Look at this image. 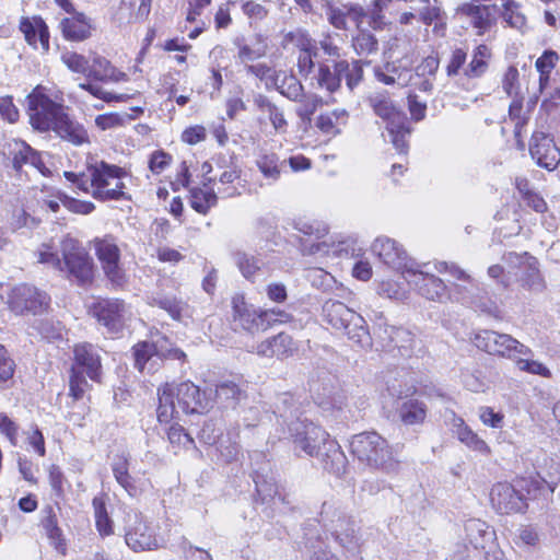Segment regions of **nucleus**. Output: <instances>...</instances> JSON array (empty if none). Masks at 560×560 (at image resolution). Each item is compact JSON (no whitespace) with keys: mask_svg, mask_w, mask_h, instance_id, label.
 Masks as SVG:
<instances>
[{"mask_svg":"<svg viewBox=\"0 0 560 560\" xmlns=\"http://www.w3.org/2000/svg\"><path fill=\"white\" fill-rule=\"evenodd\" d=\"M129 454L121 453L116 455L112 463V470L116 481L128 492L131 497H137L140 493L135 478L129 474Z\"/></svg>","mask_w":560,"mask_h":560,"instance_id":"29","label":"nucleus"},{"mask_svg":"<svg viewBox=\"0 0 560 560\" xmlns=\"http://www.w3.org/2000/svg\"><path fill=\"white\" fill-rule=\"evenodd\" d=\"M258 45L255 48L246 44H242L241 39L235 40L238 47V58L242 62L252 61L266 55L267 46L262 43L260 35H257Z\"/></svg>","mask_w":560,"mask_h":560,"instance_id":"52","label":"nucleus"},{"mask_svg":"<svg viewBox=\"0 0 560 560\" xmlns=\"http://www.w3.org/2000/svg\"><path fill=\"white\" fill-rule=\"evenodd\" d=\"M277 90L281 95L293 102H302L305 96L302 83L293 75L285 77L281 84L277 86Z\"/></svg>","mask_w":560,"mask_h":560,"instance_id":"45","label":"nucleus"},{"mask_svg":"<svg viewBox=\"0 0 560 560\" xmlns=\"http://www.w3.org/2000/svg\"><path fill=\"white\" fill-rule=\"evenodd\" d=\"M325 58L311 77V84L332 94L340 90L342 79L350 91L362 81L363 68L360 60L348 61L340 57V49L331 42L323 40Z\"/></svg>","mask_w":560,"mask_h":560,"instance_id":"3","label":"nucleus"},{"mask_svg":"<svg viewBox=\"0 0 560 560\" xmlns=\"http://www.w3.org/2000/svg\"><path fill=\"white\" fill-rule=\"evenodd\" d=\"M454 432L458 440L466 444L469 448L487 454L489 447L487 443L481 440L476 433H474L464 422L463 419L458 418L454 420Z\"/></svg>","mask_w":560,"mask_h":560,"instance_id":"38","label":"nucleus"},{"mask_svg":"<svg viewBox=\"0 0 560 560\" xmlns=\"http://www.w3.org/2000/svg\"><path fill=\"white\" fill-rule=\"evenodd\" d=\"M213 405L212 390H201L190 381L177 385L166 384L159 389L158 419L168 422L179 413H202Z\"/></svg>","mask_w":560,"mask_h":560,"instance_id":"4","label":"nucleus"},{"mask_svg":"<svg viewBox=\"0 0 560 560\" xmlns=\"http://www.w3.org/2000/svg\"><path fill=\"white\" fill-rule=\"evenodd\" d=\"M493 508L501 514L523 512L527 508L524 497L510 483L494 485L490 492Z\"/></svg>","mask_w":560,"mask_h":560,"instance_id":"17","label":"nucleus"},{"mask_svg":"<svg viewBox=\"0 0 560 560\" xmlns=\"http://www.w3.org/2000/svg\"><path fill=\"white\" fill-rule=\"evenodd\" d=\"M128 307L120 299H97L89 306V314L108 334L117 335L122 331L127 319Z\"/></svg>","mask_w":560,"mask_h":560,"instance_id":"11","label":"nucleus"},{"mask_svg":"<svg viewBox=\"0 0 560 560\" xmlns=\"http://www.w3.org/2000/svg\"><path fill=\"white\" fill-rule=\"evenodd\" d=\"M15 363L10 358L8 350L0 345V385L7 383L14 375Z\"/></svg>","mask_w":560,"mask_h":560,"instance_id":"62","label":"nucleus"},{"mask_svg":"<svg viewBox=\"0 0 560 560\" xmlns=\"http://www.w3.org/2000/svg\"><path fill=\"white\" fill-rule=\"evenodd\" d=\"M222 435V423L220 420L210 419L205 421L202 428L199 431V440L207 445H214L219 442V438Z\"/></svg>","mask_w":560,"mask_h":560,"instance_id":"49","label":"nucleus"},{"mask_svg":"<svg viewBox=\"0 0 560 560\" xmlns=\"http://www.w3.org/2000/svg\"><path fill=\"white\" fill-rule=\"evenodd\" d=\"M434 4H428L420 11V20L425 25H431L433 22H436L435 28H438L439 24L444 25V12L438 5V0H433Z\"/></svg>","mask_w":560,"mask_h":560,"instance_id":"59","label":"nucleus"},{"mask_svg":"<svg viewBox=\"0 0 560 560\" xmlns=\"http://www.w3.org/2000/svg\"><path fill=\"white\" fill-rule=\"evenodd\" d=\"M10 307L15 314L45 312L49 307L50 298L44 291L30 284H19L10 294Z\"/></svg>","mask_w":560,"mask_h":560,"instance_id":"12","label":"nucleus"},{"mask_svg":"<svg viewBox=\"0 0 560 560\" xmlns=\"http://www.w3.org/2000/svg\"><path fill=\"white\" fill-rule=\"evenodd\" d=\"M416 347L415 336L407 329L399 327L393 339L392 349H397L401 357L409 358L413 354Z\"/></svg>","mask_w":560,"mask_h":560,"instance_id":"43","label":"nucleus"},{"mask_svg":"<svg viewBox=\"0 0 560 560\" xmlns=\"http://www.w3.org/2000/svg\"><path fill=\"white\" fill-rule=\"evenodd\" d=\"M217 194L210 189L194 188L190 191V206L198 213L206 214L210 208L217 205Z\"/></svg>","mask_w":560,"mask_h":560,"instance_id":"42","label":"nucleus"},{"mask_svg":"<svg viewBox=\"0 0 560 560\" xmlns=\"http://www.w3.org/2000/svg\"><path fill=\"white\" fill-rule=\"evenodd\" d=\"M371 106L375 114L387 121V126H390L392 130L401 127L404 122H407V116L405 113L398 110L393 102L385 95H376L370 98Z\"/></svg>","mask_w":560,"mask_h":560,"instance_id":"27","label":"nucleus"},{"mask_svg":"<svg viewBox=\"0 0 560 560\" xmlns=\"http://www.w3.org/2000/svg\"><path fill=\"white\" fill-rule=\"evenodd\" d=\"M300 103L301 105L296 109V115L301 118L303 124L308 126L312 122V116L320 104V98L317 95L304 96Z\"/></svg>","mask_w":560,"mask_h":560,"instance_id":"56","label":"nucleus"},{"mask_svg":"<svg viewBox=\"0 0 560 560\" xmlns=\"http://www.w3.org/2000/svg\"><path fill=\"white\" fill-rule=\"evenodd\" d=\"M115 71L116 69L106 58L96 56L93 58L92 65L89 66L88 78L94 79L96 81H118L119 78L115 77Z\"/></svg>","mask_w":560,"mask_h":560,"instance_id":"41","label":"nucleus"},{"mask_svg":"<svg viewBox=\"0 0 560 560\" xmlns=\"http://www.w3.org/2000/svg\"><path fill=\"white\" fill-rule=\"evenodd\" d=\"M275 415L278 423L287 427L294 450L311 457H317L325 470L337 476L347 467V457L339 444L328 439V434L318 425L301 418L300 407L292 394L282 393L277 397Z\"/></svg>","mask_w":560,"mask_h":560,"instance_id":"1","label":"nucleus"},{"mask_svg":"<svg viewBox=\"0 0 560 560\" xmlns=\"http://www.w3.org/2000/svg\"><path fill=\"white\" fill-rule=\"evenodd\" d=\"M135 368L142 372L149 364V371H153L159 360V342L140 341L132 347Z\"/></svg>","mask_w":560,"mask_h":560,"instance_id":"31","label":"nucleus"},{"mask_svg":"<svg viewBox=\"0 0 560 560\" xmlns=\"http://www.w3.org/2000/svg\"><path fill=\"white\" fill-rule=\"evenodd\" d=\"M20 30L31 46L36 48L39 42L44 51L49 50V31L42 18H34L33 22L28 18H23Z\"/></svg>","mask_w":560,"mask_h":560,"instance_id":"26","label":"nucleus"},{"mask_svg":"<svg viewBox=\"0 0 560 560\" xmlns=\"http://www.w3.org/2000/svg\"><path fill=\"white\" fill-rule=\"evenodd\" d=\"M125 541L136 552L153 550L159 547L155 529L137 511H130L126 515Z\"/></svg>","mask_w":560,"mask_h":560,"instance_id":"10","label":"nucleus"},{"mask_svg":"<svg viewBox=\"0 0 560 560\" xmlns=\"http://www.w3.org/2000/svg\"><path fill=\"white\" fill-rule=\"evenodd\" d=\"M91 171V186L95 190L109 189L112 179H121L125 175V171L116 165H110L104 161L100 164L94 165L90 168Z\"/></svg>","mask_w":560,"mask_h":560,"instance_id":"30","label":"nucleus"},{"mask_svg":"<svg viewBox=\"0 0 560 560\" xmlns=\"http://www.w3.org/2000/svg\"><path fill=\"white\" fill-rule=\"evenodd\" d=\"M27 112L31 125L39 130H54L61 139L74 145L89 142L85 128L72 119L65 107L47 95L34 91L27 96Z\"/></svg>","mask_w":560,"mask_h":560,"instance_id":"2","label":"nucleus"},{"mask_svg":"<svg viewBox=\"0 0 560 560\" xmlns=\"http://www.w3.org/2000/svg\"><path fill=\"white\" fill-rule=\"evenodd\" d=\"M85 386H88V382L83 374L75 368H72L69 382L70 395L75 400L81 399L84 395Z\"/></svg>","mask_w":560,"mask_h":560,"instance_id":"64","label":"nucleus"},{"mask_svg":"<svg viewBox=\"0 0 560 560\" xmlns=\"http://www.w3.org/2000/svg\"><path fill=\"white\" fill-rule=\"evenodd\" d=\"M475 346L490 354L501 357L516 358L517 355H527L532 351L528 347L521 343L508 334H499L494 330H481L475 335Z\"/></svg>","mask_w":560,"mask_h":560,"instance_id":"9","label":"nucleus"},{"mask_svg":"<svg viewBox=\"0 0 560 560\" xmlns=\"http://www.w3.org/2000/svg\"><path fill=\"white\" fill-rule=\"evenodd\" d=\"M411 68L412 60L406 56L401 59L386 62L383 68H376L375 77L384 84L405 86L412 78Z\"/></svg>","mask_w":560,"mask_h":560,"instance_id":"19","label":"nucleus"},{"mask_svg":"<svg viewBox=\"0 0 560 560\" xmlns=\"http://www.w3.org/2000/svg\"><path fill=\"white\" fill-rule=\"evenodd\" d=\"M325 14L328 22L338 30H347V13L340 8L335 7L331 1L326 0Z\"/></svg>","mask_w":560,"mask_h":560,"instance_id":"57","label":"nucleus"},{"mask_svg":"<svg viewBox=\"0 0 560 560\" xmlns=\"http://www.w3.org/2000/svg\"><path fill=\"white\" fill-rule=\"evenodd\" d=\"M353 47L358 55L375 54L378 50V40L372 33L361 30L353 37Z\"/></svg>","mask_w":560,"mask_h":560,"instance_id":"44","label":"nucleus"},{"mask_svg":"<svg viewBox=\"0 0 560 560\" xmlns=\"http://www.w3.org/2000/svg\"><path fill=\"white\" fill-rule=\"evenodd\" d=\"M398 328L388 325L382 313L375 315L373 335L383 348L392 350L393 339Z\"/></svg>","mask_w":560,"mask_h":560,"instance_id":"39","label":"nucleus"},{"mask_svg":"<svg viewBox=\"0 0 560 560\" xmlns=\"http://www.w3.org/2000/svg\"><path fill=\"white\" fill-rule=\"evenodd\" d=\"M520 285L530 292L541 293L546 290V281L539 268V261L534 256H527L525 266L517 276Z\"/></svg>","mask_w":560,"mask_h":560,"instance_id":"25","label":"nucleus"},{"mask_svg":"<svg viewBox=\"0 0 560 560\" xmlns=\"http://www.w3.org/2000/svg\"><path fill=\"white\" fill-rule=\"evenodd\" d=\"M254 104L260 112L268 114V118L277 131L285 130L288 122L284 118L283 112L266 95H255Z\"/></svg>","mask_w":560,"mask_h":560,"instance_id":"37","label":"nucleus"},{"mask_svg":"<svg viewBox=\"0 0 560 560\" xmlns=\"http://www.w3.org/2000/svg\"><path fill=\"white\" fill-rule=\"evenodd\" d=\"M61 28L63 36L70 40L80 42L90 36V25L82 13H77L71 19H63Z\"/></svg>","mask_w":560,"mask_h":560,"instance_id":"35","label":"nucleus"},{"mask_svg":"<svg viewBox=\"0 0 560 560\" xmlns=\"http://www.w3.org/2000/svg\"><path fill=\"white\" fill-rule=\"evenodd\" d=\"M318 523L331 533H337L346 523V515L336 502L325 501L318 515Z\"/></svg>","mask_w":560,"mask_h":560,"instance_id":"34","label":"nucleus"},{"mask_svg":"<svg viewBox=\"0 0 560 560\" xmlns=\"http://www.w3.org/2000/svg\"><path fill=\"white\" fill-rule=\"evenodd\" d=\"M331 534L335 536L336 541L348 552L352 555L360 552L361 537L353 527L347 528L342 533H339V529H337V533Z\"/></svg>","mask_w":560,"mask_h":560,"instance_id":"47","label":"nucleus"},{"mask_svg":"<svg viewBox=\"0 0 560 560\" xmlns=\"http://www.w3.org/2000/svg\"><path fill=\"white\" fill-rule=\"evenodd\" d=\"M215 398L224 408H235L246 397L245 390L233 381H224L215 387Z\"/></svg>","mask_w":560,"mask_h":560,"instance_id":"33","label":"nucleus"},{"mask_svg":"<svg viewBox=\"0 0 560 560\" xmlns=\"http://www.w3.org/2000/svg\"><path fill=\"white\" fill-rule=\"evenodd\" d=\"M4 166L20 174L24 165H31L45 174L47 171L40 153L22 140L12 139L3 147Z\"/></svg>","mask_w":560,"mask_h":560,"instance_id":"13","label":"nucleus"},{"mask_svg":"<svg viewBox=\"0 0 560 560\" xmlns=\"http://www.w3.org/2000/svg\"><path fill=\"white\" fill-rule=\"evenodd\" d=\"M306 279L314 288H317L322 291H328L332 289L335 283L334 277L322 268L308 269L306 272Z\"/></svg>","mask_w":560,"mask_h":560,"instance_id":"51","label":"nucleus"},{"mask_svg":"<svg viewBox=\"0 0 560 560\" xmlns=\"http://www.w3.org/2000/svg\"><path fill=\"white\" fill-rule=\"evenodd\" d=\"M352 454L368 466L385 472H395L399 462L394 457L388 442L375 431L355 434L351 442Z\"/></svg>","mask_w":560,"mask_h":560,"instance_id":"7","label":"nucleus"},{"mask_svg":"<svg viewBox=\"0 0 560 560\" xmlns=\"http://www.w3.org/2000/svg\"><path fill=\"white\" fill-rule=\"evenodd\" d=\"M116 180L117 182L114 188L94 190L92 196L101 201L129 199V197L122 190L125 188V184L120 179Z\"/></svg>","mask_w":560,"mask_h":560,"instance_id":"60","label":"nucleus"},{"mask_svg":"<svg viewBox=\"0 0 560 560\" xmlns=\"http://www.w3.org/2000/svg\"><path fill=\"white\" fill-rule=\"evenodd\" d=\"M467 59V51L463 48H455L450 57V61L446 66L447 77H455L459 73V70L464 67Z\"/></svg>","mask_w":560,"mask_h":560,"instance_id":"63","label":"nucleus"},{"mask_svg":"<svg viewBox=\"0 0 560 560\" xmlns=\"http://www.w3.org/2000/svg\"><path fill=\"white\" fill-rule=\"evenodd\" d=\"M231 303V325L236 332L254 335L267 330L276 323H288L292 319V315L284 310H256L241 294L234 295Z\"/></svg>","mask_w":560,"mask_h":560,"instance_id":"5","label":"nucleus"},{"mask_svg":"<svg viewBox=\"0 0 560 560\" xmlns=\"http://www.w3.org/2000/svg\"><path fill=\"white\" fill-rule=\"evenodd\" d=\"M95 252L107 279L115 287L125 283V273L119 266L120 249L110 235L95 240Z\"/></svg>","mask_w":560,"mask_h":560,"instance_id":"14","label":"nucleus"},{"mask_svg":"<svg viewBox=\"0 0 560 560\" xmlns=\"http://www.w3.org/2000/svg\"><path fill=\"white\" fill-rule=\"evenodd\" d=\"M61 254L63 256V271H67L70 279L75 280L81 285L92 282L93 260L78 241L65 238L61 242Z\"/></svg>","mask_w":560,"mask_h":560,"instance_id":"8","label":"nucleus"},{"mask_svg":"<svg viewBox=\"0 0 560 560\" xmlns=\"http://www.w3.org/2000/svg\"><path fill=\"white\" fill-rule=\"evenodd\" d=\"M298 351V345L293 338L285 332H280L271 338L261 341L257 346V354L266 358L284 360L293 357Z\"/></svg>","mask_w":560,"mask_h":560,"instance_id":"20","label":"nucleus"},{"mask_svg":"<svg viewBox=\"0 0 560 560\" xmlns=\"http://www.w3.org/2000/svg\"><path fill=\"white\" fill-rule=\"evenodd\" d=\"M93 508L96 518V528L102 536H108L113 533V522L109 518L105 503L97 499H93Z\"/></svg>","mask_w":560,"mask_h":560,"instance_id":"48","label":"nucleus"},{"mask_svg":"<svg viewBox=\"0 0 560 560\" xmlns=\"http://www.w3.org/2000/svg\"><path fill=\"white\" fill-rule=\"evenodd\" d=\"M490 57V50L486 45H479L472 54V59L464 69L467 78H479L488 69L487 59Z\"/></svg>","mask_w":560,"mask_h":560,"instance_id":"40","label":"nucleus"},{"mask_svg":"<svg viewBox=\"0 0 560 560\" xmlns=\"http://www.w3.org/2000/svg\"><path fill=\"white\" fill-rule=\"evenodd\" d=\"M325 56L326 55H324V50L322 49V42L319 43V46H317L315 43L306 40L302 44L298 57L299 73L304 79L311 80V77L314 75Z\"/></svg>","mask_w":560,"mask_h":560,"instance_id":"23","label":"nucleus"},{"mask_svg":"<svg viewBox=\"0 0 560 560\" xmlns=\"http://www.w3.org/2000/svg\"><path fill=\"white\" fill-rule=\"evenodd\" d=\"M416 393V387L410 386L405 390H398L397 397L401 404L397 407L399 419L406 425L421 424L427 417V406L423 401L408 398Z\"/></svg>","mask_w":560,"mask_h":560,"instance_id":"18","label":"nucleus"},{"mask_svg":"<svg viewBox=\"0 0 560 560\" xmlns=\"http://www.w3.org/2000/svg\"><path fill=\"white\" fill-rule=\"evenodd\" d=\"M386 129L396 150L400 153H405L408 148L406 137L411 132L409 122H404L401 127L395 128L396 130H392L390 126H387Z\"/></svg>","mask_w":560,"mask_h":560,"instance_id":"58","label":"nucleus"},{"mask_svg":"<svg viewBox=\"0 0 560 560\" xmlns=\"http://www.w3.org/2000/svg\"><path fill=\"white\" fill-rule=\"evenodd\" d=\"M466 536L472 548L471 550L485 549L486 544L491 541L494 532L480 520H469L465 525Z\"/></svg>","mask_w":560,"mask_h":560,"instance_id":"32","label":"nucleus"},{"mask_svg":"<svg viewBox=\"0 0 560 560\" xmlns=\"http://www.w3.org/2000/svg\"><path fill=\"white\" fill-rule=\"evenodd\" d=\"M529 153L537 165L553 171L560 163V150L553 138L542 131H535L530 138Z\"/></svg>","mask_w":560,"mask_h":560,"instance_id":"15","label":"nucleus"},{"mask_svg":"<svg viewBox=\"0 0 560 560\" xmlns=\"http://www.w3.org/2000/svg\"><path fill=\"white\" fill-rule=\"evenodd\" d=\"M409 280L418 289V292L428 300L442 302L447 298L446 285L440 278L432 273L415 270L409 272Z\"/></svg>","mask_w":560,"mask_h":560,"instance_id":"22","label":"nucleus"},{"mask_svg":"<svg viewBox=\"0 0 560 560\" xmlns=\"http://www.w3.org/2000/svg\"><path fill=\"white\" fill-rule=\"evenodd\" d=\"M257 166L266 178L277 180L280 175L279 158L276 154H265L257 160Z\"/></svg>","mask_w":560,"mask_h":560,"instance_id":"53","label":"nucleus"},{"mask_svg":"<svg viewBox=\"0 0 560 560\" xmlns=\"http://www.w3.org/2000/svg\"><path fill=\"white\" fill-rule=\"evenodd\" d=\"M218 443L219 444L217 450L224 463H232L237 460L240 454V445L235 440H221Z\"/></svg>","mask_w":560,"mask_h":560,"instance_id":"61","label":"nucleus"},{"mask_svg":"<svg viewBox=\"0 0 560 560\" xmlns=\"http://www.w3.org/2000/svg\"><path fill=\"white\" fill-rule=\"evenodd\" d=\"M253 480L256 486V491L262 502L273 501L278 498L281 502H285L284 495L281 494L278 485L272 477H269L260 471H255Z\"/></svg>","mask_w":560,"mask_h":560,"instance_id":"36","label":"nucleus"},{"mask_svg":"<svg viewBox=\"0 0 560 560\" xmlns=\"http://www.w3.org/2000/svg\"><path fill=\"white\" fill-rule=\"evenodd\" d=\"M235 262L246 279H252L260 269L259 260L244 252L234 254Z\"/></svg>","mask_w":560,"mask_h":560,"instance_id":"50","label":"nucleus"},{"mask_svg":"<svg viewBox=\"0 0 560 560\" xmlns=\"http://www.w3.org/2000/svg\"><path fill=\"white\" fill-rule=\"evenodd\" d=\"M152 304L166 311L173 319L179 320L184 303L172 296H156L152 299Z\"/></svg>","mask_w":560,"mask_h":560,"instance_id":"55","label":"nucleus"},{"mask_svg":"<svg viewBox=\"0 0 560 560\" xmlns=\"http://www.w3.org/2000/svg\"><path fill=\"white\" fill-rule=\"evenodd\" d=\"M322 315L326 324L343 332L361 348L372 347L373 338L365 319L345 303L337 300L326 301L322 306Z\"/></svg>","mask_w":560,"mask_h":560,"instance_id":"6","label":"nucleus"},{"mask_svg":"<svg viewBox=\"0 0 560 560\" xmlns=\"http://www.w3.org/2000/svg\"><path fill=\"white\" fill-rule=\"evenodd\" d=\"M303 544L311 560H339L329 549L322 535L313 526L304 528Z\"/></svg>","mask_w":560,"mask_h":560,"instance_id":"28","label":"nucleus"},{"mask_svg":"<svg viewBox=\"0 0 560 560\" xmlns=\"http://www.w3.org/2000/svg\"><path fill=\"white\" fill-rule=\"evenodd\" d=\"M494 7L474 3H463L457 9L458 13L470 19L472 26L479 30V34H482L494 24Z\"/></svg>","mask_w":560,"mask_h":560,"instance_id":"24","label":"nucleus"},{"mask_svg":"<svg viewBox=\"0 0 560 560\" xmlns=\"http://www.w3.org/2000/svg\"><path fill=\"white\" fill-rule=\"evenodd\" d=\"M74 360L78 371L85 373L92 381L100 382L102 374L101 357L96 347L84 342L74 347Z\"/></svg>","mask_w":560,"mask_h":560,"instance_id":"21","label":"nucleus"},{"mask_svg":"<svg viewBox=\"0 0 560 560\" xmlns=\"http://www.w3.org/2000/svg\"><path fill=\"white\" fill-rule=\"evenodd\" d=\"M372 252L383 264L393 269L406 270L408 273L412 271V262L408 258L406 250L394 240L387 237L376 238L372 245Z\"/></svg>","mask_w":560,"mask_h":560,"instance_id":"16","label":"nucleus"},{"mask_svg":"<svg viewBox=\"0 0 560 560\" xmlns=\"http://www.w3.org/2000/svg\"><path fill=\"white\" fill-rule=\"evenodd\" d=\"M520 7L514 1L504 4L502 16L509 26L522 31L526 25V18L520 12Z\"/></svg>","mask_w":560,"mask_h":560,"instance_id":"54","label":"nucleus"},{"mask_svg":"<svg viewBox=\"0 0 560 560\" xmlns=\"http://www.w3.org/2000/svg\"><path fill=\"white\" fill-rule=\"evenodd\" d=\"M34 328L46 339L54 340L60 339L65 326L61 322L54 318L38 319L34 324Z\"/></svg>","mask_w":560,"mask_h":560,"instance_id":"46","label":"nucleus"}]
</instances>
